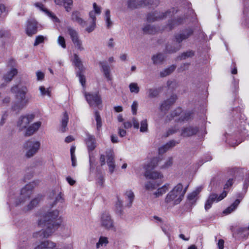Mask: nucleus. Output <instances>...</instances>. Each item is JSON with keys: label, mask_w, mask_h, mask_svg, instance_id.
<instances>
[{"label": "nucleus", "mask_w": 249, "mask_h": 249, "mask_svg": "<svg viewBox=\"0 0 249 249\" xmlns=\"http://www.w3.org/2000/svg\"><path fill=\"white\" fill-rule=\"evenodd\" d=\"M129 88L132 93H138L139 92V87L136 83H131L129 84Z\"/></svg>", "instance_id": "a18cd8bd"}, {"label": "nucleus", "mask_w": 249, "mask_h": 249, "mask_svg": "<svg viewBox=\"0 0 249 249\" xmlns=\"http://www.w3.org/2000/svg\"><path fill=\"white\" fill-rule=\"evenodd\" d=\"M85 96L87 101L91 107H97L102 103V100L98 92L85 93Z\"/></svg>", "instance_id": "9b49d317"}, {"label": "nucleus", "mask_w": 249, "mask_h": 249, "mask_svg": "<svg viewBox=\"0 0 249 249\" xmlns=\"http://www.w3.org/2000/svg\"><path fill=\"white\" fill-rule=\"evenodd\" d=\"M49 197L52 207L58 202L62 203L63 202L62 194L58 190H54L50 192Z\"/></svg>", "instance_id": "f8f14e48"}, {"label": "nucleus", "mask_w": 249, "mask_h": 249, "mask_svg": "<svg viewBox=\"0 0 249 249\" xmlns=\"http://www.w3.org/2000/svg\"><path fill=\"white\" fill-rule=\"evenodd\" d=\"M176 144V142L174 140L170 141L164 145L159 148V152L160 154H162L166 152L170 148L175 146Z\"/></svg>", "instance_id": "393cba45"}, {"label": "nucleus", "mask_w": 249, "mask_h": 249, "mask_svg": "<svg viewBox=\"0 0 249 249\" xmlns=\"http://www.w3.org/2000/svg\"><path fill=\"white\" fill-rule=\"evenodd\" d=\"M177 99V97L176 95H172L170 97L164 101L161 105L160 109L161 111H165L167 110L169 107L172 105Z\"/></svg>", "instance_id": "a211bd4d"}, {"label": "nucleus", "mask_w": 249, "mask_h": 249, "mask_svg": "<svg viewBox=\"0 0 249 249\" xmlns=\"http://www.w3.org/2000/svg\"><path fill=\"white\" fill-rule=\"evenodd\" d=\"M41 199V196H38L37 197H35L31 200L30 203L27 206V210L33 209L34 207L36 206Z\"/></svg>", "instance_id": "a19ab883"}, {"label": "nucleus", "mask_w": 249, "mask_h": 249, "mask_svg": "<svg viewBox=\"0 0 249 249\" xmlns=\"http://www.w3.org/2000/svg\"><path fill=\"white\" fill-rule=\"evenodd\" d=\"M82 71L78 72L77 73V75L79 77L80 82L81 83L82 85L83 86H84L85 84V82H86V79H85V76H84V75L82 74Z\"/></svg>", "instance_id": "6e6d98bb"}, {"label": "nucleus", "mask_w": 249, "mask_h": 249, "mask_svg": "<svg viewBox=\"0 0 249 249\" xmlns=\"http://www.w3.org/2000/svg\"><path fill=\"white\" fill-rule=\"evenodd\" d=\"M67 31L70 36L72 42H74V41L80 39L78 32L73 28L68 26L67 27Z\"/></svg>", "instance_id": "bb28decb"}, {"label": "nucleus", "mask_w": 249, "mask_h": 249, "mask_svg": "<svg viewBox=\"0 0 249 249\" xmlns=\"http://www.w3.org/2000/svg\"><path fill=\"white\" fill-rule=\"evenodd\" d=\"M96 27V22L94 21H91V24L86 28V30L88 33H91L92 32Z\"/></svg>", "instance_id": "13d9d810"}, {"label": "nucleus", "mask_w": 249, "mask_h": 249, "mask_svg": "<svg viewBox=\"0 0 249 249\" xmlns=\"http://www.w3.org/2000/svg\"><path fill=\"white\" fill-rule=\"evenodd\" d=\"M198 131V128L196 126H189L182 129L181 136L183 137H191L196 135Z\"/></svg>", "instance_id": "2eb2a0df"}, {"label": "nucleus", "mask_w": 249, "mask_h": 249, "mask_svg": "<svg viewBox=\"0 0 249 249\" xmlns=\"http://www.w3.org/2000/svg\"><path fill=\"white\" fill-rule=\"evenodd\" d=\"M74 46L79 51H82L84 50V48L82 45V41L80 39H77L74 42H72Z\"/></svg>", "instance_id": "09e8293b"}, {"label": "nucleus", "mask_w": 249, "mask_h": 249, "mask_svg": "<svg viewBox=\"0 0 249 249\" xmlns=\"http://www.w3.org/2000/svg\"><path fill=\"white\" fill-rule=\"evenodd\" d=\"M184 196L183 185L178 183L167 194L164 202L167 204L174 206L179 204Z\"/></svg>", "instance_id": "7ed1b4c3"}, {"label": "nucleus", "mask_w": 249, "mask_h": 249, "mask_svg": "<svg viewBox=\"0 0 249 249\" xmlns=\"http://www.w3.org/2000/svg\"><path fill=\"white\" fill-rule=\"evenodd\" d=\"M148 131V124L146 119L143 120L141 122L140 131L141 132H146Z\"/></svg>", "instance_id": "49530a36"}, {"label": "nucleus", "mask_w": 249, "mask_h": 249, "mask_svg": "<svg viewBox=\"0 0 249 249\" xmlns=\"http://www.w3.org/2000/svg\"><path fill=\"white\" fill-rule=\"evenodd\" d=\"M107 157V163H108L110 161V162H114V154L112 150H108L106 152Z\"/></svg>", "instance_id": "de8ad7c7"}, {"label": "nucleus", "mask_w": 249, "mask_h": 249, "mask_svg": "<svg viewBox=\"0 0 249 249\" xmlns=\"http://www.w3.org/2000/svg\"><path fill=\"white\" fill-rule=\"evenodd\" d=\"M232 184L233 180L232 179H229L224 185V191H226L227 192V190Z\"/></svg>", "instance_id": "bf43d9fd"}, {"label": "nucleus", "mask_w": 249, "mask_h": 249, "mask_svg": "<svg viewBox=\"0 0 249 249\" xmlns=\"http://www.w3.org/2000/svg\"><path fill=\"white\" fill-rule=\"evenodd\" d=\"M193 33L192 30L189 29L185 31L183 33L177 34L175 36L176 43L179 44L183 40L188 38Z\"/></svg>", "instance_id": "aec40b11"}, {"label": "nucleus", "mask_w": 249, "mask_h": 249, "mask_svg": "<svg viewBox=\"0 0 249 249\" xmlns=\"http://www.w3.org/2000/svg\"><path fill=\"white\" fill-rule=\"evenodd\" d=\"M40 147V142L39 141H29L26 142L24 145L26 157L28 158L33 157L37 152Z\"/></svg>", "instance_id": "0eeeda50"}, {"label": "nucleus", "mask_w": 249, "mask_h": 249, "mask_svg": "<svg viewBox=\"0 0 249 249\" xmlns=\"http://www.w3.org/2000/svg\"><path fill=\"white\" fill-rule=\"evenodd\" d=\"M159 4V0H128L127 2L128 7L131 9L138 8L147 5L157 6Z\"/></svg>", "instance_id": "6e6552de"}, {"label": "nucleus", "mask_w": 249, "mask_h": 249, "mask_svg": "<svg viewBox=\"0 0 249 249\" xmlns=\"http://www.w3.org/2000/svg\"><path fill=\"white\" fill-rule=\"evenodd\" d=\"M202 190V187L198 186L196 188L194 191L189 193L187 196L188 201L192 204H194L197 199L198 195L200 193Z\"/></svg>", "instance_id": "dca6fc26"}, {"label": "nucleus", "mask_w": 249, "mask_h": 249, "mask_svg": "<svg viewBox=\"0 0 249 249\" xmlns=\"http://www.w3.org/2000/svg\"><path fill=\"white\" fill-rule=\"evenodd\" d=\"M71 19L77 22L78 24L84 27L86 25V21L80 17V14L77 11H74L71 15Z\"/></svg>", "instance_id": "a878e982"}, {"label": "nucleus", "mask_w": 249, "mask_h": 249, "mask_svg": "<svg viewBox=\"0 0 249 249\" xmlns=\"http://www.w3.org/2000/svg\"><path fill=\"white\" fill-rule=\"evenodd\" d=\"M181 48V45L177 43H174L173 45H168L166 47V52L171 53L178 51Z\"/></svg>", "instance_id": "c756f323"}, {"label": "nucleus", "mask_w": 249, "mask_h": 249, "mask_svg": "<svg viewBox=\"0 0 249 249\" xmlns=\"http://www.w3.org/2000/svg\"><path fill=\"white\" fill-rule=\"evenodd\" d=\"M45 39H46V37L40 35L37 36L36 38L34 46H36L39 44L43 43Z\"/></svg>", "instance_id": "8fccbe9b"}, {"label": "nucleus", "mask_w": 249, "mask_h": 249, "mask_svg": "<svg viewBox=\"0 0 249 249\" xmlns=\"http://www.w3.org/2000/svg\"><path fill=\"white\" fill-rule=\"evenodd\" d=\"M93 7L94 10V13H96L97 14H100L101 13V8L97 6L96 3H94L93 4Z\"/></svg>", "instance_id": "0e129e2a"}, {"label": "nucleus", "mask_w": 249, "mask_h": 249, "mask_svg": "<svg viewBox=\"0 0 249 249\" xmlns=\"http://www.w3.org/2000/svg\"><path fill=\"white\" fill-rule=\"evenodd\" d=\"M87 138L85 139V142L89 151H93L96 146V139L94 136L89 133L86 134Z\"/></svg>", "instance_id": "f3484780"}, {"label": "nucleus", "mask_w": 249, "mask_h": 249, "mask_svg": "<svg viewBox=\"0 0 249 249\" xmlns=\"http://www.w3.org/2000/svg\"><path fill=\"white\" fill-rule=\"evenodd\" d=\"M100 223L102 227L107 230L116 231L114 220L108 212L101 213Z\"/></svg>", "instance_id": "423d86ee"}, {"label": "nucleus", "mask_w": 249, "mask_h": 249, "mask_svg": "<svg viewBox=\"0 0 249 249\" xmlns=\"http://www.w3.org/2000/svg\"><path fill=\"white\" fill-rule=\"evenodd\" d=\"M10 35V34L8 31L1 30L0 37H8Z\"/></svg>", "instance_id": "e2e57ef3"}, {"label": "nucleus", "mask_w": 249, "mask_h": 249, "mask_svg": "<svg viewBox=\"0 0 249 249\" xmlns=\"http://www.w3.org/2000/svg\"><path fill=\"white\" fill-rule=\"evenodd\" d=\"M95 120L96 121V128L97 130L99 131L101 128L102 123L101 116L98 111L95 112Z\"/></svg>", "instance_id": "37998d69"}, {"label": "nucleus", "mask_w": 249, "mask_h": 249, "mask_svg": "<svg viewBox=\"0 0 249 249\" xmlns=\"http://www.w3.org/2000/svg\"><path fill=\"white\" fill-rule=\"evenodd\" d=\"M37 80H42L44 77V74L41 71H37L36 73Z\"/></svg>", "instance_id": "774afa93"}, {"label": "nucleus", "mask_w": 249, "mask_h": 249, "mask_svg": "<svg viewBox=\"0 0 249 249\" xmlns=\"http://www.w3.org/2000/svg\"><path fill=\"white\" fill-rule=\"evenodd\" d=\"M18 71L16 69H12L4 76V79L6 82H10L13 77L17 74Z\"/></svg>", "instance_id": "4c0bfd02"}, {"label": "nucleus", "mask_w": 249, "mask_h": 249, "mask_svg": "<svg viewBox=\"0 0 249 249\" xmlns=\"http://www.w3.org/2000/svg\"><path fill=\"white\" fill-rule=\"evenodd\" d=\"M35 115L32 114L21 116L18 122V125L21 129L25 128L30 123L33 121Z\"/></svg>", "instance_id": "4468645a"}, {"label": "nucleus", "mask_w": 249, "mask_h": 249, "mask_svg": "<svg viewBox=\"0 0 249 249\" xmlns=\"http://www.w3.org/2000/svg\"><path fill=\"white\" fill-rule=\"evenodd\" d=\"M126 198L129 201V202L127 204L128 207H130L133 203L134 198V194L131 190H128L125 193Z\"/></svg>", "instance_id": "e433bc0d"}, {"label": "nucleus", "mask_w": 249, "mask_h": 249, "mask_svg": "<svg viewBox=\"0 0 249 249\" xmlns=\"http://www.w3.org/2000/svg\"><path fill=\"white\" fill-rule=\"evenodd\" d=\"M158 165V159H153L149 163L145 165L144 168L145 170L144 176L149 179H156L160 178L162 175L158 172L152 171Z\"/></svg>", "instance_id": "39448f33"}, {"label": "nucleus", "mask_w": 249, "mask_h": 249, "mask_svg": "<svg viewBox=\"0 0 249 249\" xmlns=\"http://www.w3.org/2000/svg\"><path fill=\"white\" fill-rule=\"evenodd\" d=\"M38 184V182L34 181L27 184L22 188L20 196L16 201V205L23 204L27 199H29L32 193L33 190Z\"/></svg>", "instance_id": "20e7f679"}, {"label": "nucleus", "mask_w": 249, "mask_h": 249, "mask_svg": "<svg viewBox=\"0 0 249 249\" xmlns=\"http://www.w3.org/2000/svg\"><path fill=\"white\" fill-rule=\"evenodd\" d=\"M123 206V202L120 200H118L116 204V211L119 214H122V208Z\"/></svg>", "instance_id": "864d4df0"}, {"label": "nucleus", "mask_w": 249, "mask_h": 249, "mask_svg": "<svg viewBox=\"0 0 249 249\" xmlns=\"http://www.w3.org/2000/svg\"><path fill=\"white\" fill-rule=\"evenodd\" d=\"M176 68V66L174 65L170 66L168 68H166L163 70L162 71H160V76L162 77H163L170 74L174 71Z\"/></svg>", "instance_id": "c9c22d12"}, {"label": "nucleus", "mask_w": 249, "mask_h": 249, "mask_svg": "<svg viewBox=\"0 0 249 249\" xmlns=\"http://www.w3.org/2000/svg\"><path fill=\"white\" fill-rule=\"evenodd\" d=\"M68 120V115L66 112H65L61 120V131L62 132H65L67 131Z\"/></svg>", "instance_id": "7c9ffc66"}, {"label": "nucleus", "mask_w": 249, "mask_h": 249, "mask_svg": "<svg viewBox=\"0 0 249 249\" xmlns=\"http://www.w3.org/2000/svg\"><path fill=\"white\" fill-rule=\"evenodd\" d=\"M169 187L170 184L166 183L162 187L158 188L157 190L153 193V195L155 197H159L164 194L169 190Z\"/></svg>", "instance_id": "b1692460"}, {"label": "nucleus", "mask_w": 249, "mask_h": 249, "mask_svg": "<svg viewBox=\"0 0 249 249\" xmlns=\"http://www.w3.org/2000/svg\"><path fill=\"white\" fill-rule=\"evenodd\" d=\"M107 165L108 166V169H109V173L110 174H112L113 172H114L115 168V165L114 164V162H110L109 161V163H107Z\"/></svg>", "instance_id": "680f3d73"}, {"label": "nucleus", "mask_w": 249, "mask_h": 249, "mask_svg": "<svg viewBox=\"0 0 249 249\" xmlns=\"http://www.w3.org/2000/svg\"><path fill=\"white\" fill-rule=\"evenodd\" d=\"M227 195V192L223 191L222 193L219 196L214 193L211 194L205 204V209L206 211H208L210 209L213 203L216 201L218 202L224 199Z\"/></svg>", "instance_id": "1a4fd4ad"}, {"label": "nucleus", "mask_w": 249, "mask_h": 249, "mask_svg": "<svg viewBox=\"0 0 249 249\" xmlns=\"http://www.w3.org/2000/svg\"><path fill=\"white\" fill-rule=\"evenodd\" d=\"M153 27L150 25H148L143 29V30L144 32H146L148 33L153 34L154 32L153 31Z\"/></svg>", "instance_id": "69168bd1"}, {"label": "nucleus", "mask_w": 249, "mask_h": 249, "mask_svg": "<svg viewBox=\"0 0 249 249\" xmlns=\"http://www.w3.org/2000/svg\"><path fill=\"white\" fill-rule=\"evenodd\" d=\"M174 13V10H170L165 12H154L148 15L147 20L150 22H153L159 19H163L168 16H172Z\"/></svg>", "instance_id": "9d476101"}, {"label": "nucleus", "mask_w": 249, "mask_h": 249, "mask_svg": "<svg viewBox=\"0 0 249 249\" xmlns=\"http://www.w3.org/2000/svg\"><path fill=\"white\" fill-rule=\"evenodd\" d=\"M100 66L102 67V71L103 72L104 76L107 80L110 81L112 80L110 75V67L107 63L104 62H100L99 63Z\"/></svg>", "instance_id": "4be33fe9"}, {"label": "nucleus", "mask_w": 249, "mask_h": 249, "mask_svg": "<svg viewBox=\"0 0 249 249\" xmlns=\"http://www.w3.org/2000/svg\"><path fill=\"white\" fill-rule=\"evenodd\" d=\"M182 20L183 18H179L177 19H174L169 21L168 25L165 27V29L169 31L172 30L175 26L181 23L182 22Z\"/></svg>", "instance_id": "c85d7f7f"}, {"label": "nucleus", "mask_w": 249, "mask_h": 249, "mask_svg": "<svg viewBox=\"0 0 249 249\" xmlns=\"http://www.w3.org/2000/svg\"><path fill=\"white\" fill-rule=\"evenodd\" d=\"M11 91L15 93V98L18 100L12 107L13 110L19 112L26 107L29 102L30 97L26 95L28 89L25 86L16 85L12 87Z\"/></svg>", "instance_id": "f03ea898"}, {"label": "nucleus", "mask_w": 249, "mask_h": 249, "mask_svg": "<svg viewBox=\"0 0 249 249\" xmlns=\"http://www.w3.org/2000/svg\"><path fill=\"white\" fill-rule=\"evenodd\" d=\"M39 89L41 93V95L45 96L47 95L50 96L51 91L49 90V89L48 88H45L44 86H40L39 88Z\"/></svg>", "instance_id": "3c124183"}, {"label": "nucleus", "mask_w": 249, "mask_h": 249, "mask_svg": "<svg viewBox=\"0 0 249 249\" xmlns=\"http://www.w3.org/2000/svg\"><path fill=\"white\" fill-rule=\"evenodd\" d=\"M62 5L65 7L66 11L70 12L72 8L71 6L73 5L72 0H61Z\"/></svg>", "instance_id": "ea45409f"}, {"label": "nucleus", "mask_w": 249, "mask_h": 249, "mask_svg": "<svg viewBox=\"0 0 249 249\" xmlns=\"http://www.w3.org/2000/svg\"><path fill=\"white\" fill-rule=\"evenodd\" d=\"M164 59L165 57L162 53H158L157 54L154 55L152 57L153 62L155 64H159L162 63L164 60Z\"/></svg>", "instance_id": "473e14b6"}, {"label": "nucleus", "mask_w": 249, "mask_h": 249, "mask_svg": "<svg viewBox=\"0 0 249 249\" xmlns=\"http://www.w3.org/2000/svg\"><path fill=\"white\" fill-rule=\"evenodd\" d=\"M36 7L40 10L44 11L54 22H59L58 18L52 12L48 11L44 7L43 5L40 2H37L35 4Z\"/></svg>", "instance_id": "6ab92c4d"}, {"label": "nucleus", "mask_w": 249, "mask_h": 249, "mask_svg": "<svg viewBox=\"0 0 249 249\" xmlns=\"http://www.w3.org/2000/svg\"><path fill=\"white\" fill-rule=\"evenodd\" d=\"M173 164V159L172 158H169L165 162L164 164L161 167L162 169L168 168Z\"/></svg>", "instance_id": "603ef678"}, {"label": "nucleus", "mask_w": 249, "mask_h": 249, "mask_svg": "<svg viewBox=\"0 0 249 249\" xmlns=\"http://www.w3.org/2000/svg\"><path fill=\"white\" fill-rule=\"evenodd\" d=\"M25 31L28 36H32L33 35L36 34L37 31V23L36 21L34 19L29 20L27 23Z\"/></svg>", "instance_id": "ddd939ff"}, {"label": "nucleus", "mask_w": 249, "mask_h": 249, "mask_svg": "<svg viewBox=\"0 0 249 249\" xmlns=\"http://www.w3.org/2000/svg\"><path fill=\"white\" fill-rule=\"evenodd\" d=\"M138 106V104L137 102L134 101L131 106L132 111L134 115H136L137 113Z\"/></svg>", "instance_id": "052dcab7"}, {"label": "nucleus", "mask_w": 249, "mask_h": 249, "mask_svg": "<svg viewBox=\"0 0 249 249\" xmlns=\"http://www.w3.org/2000/svg\"><path fill=\"white\" fill-rule=\"evenodd\" d=\"M59 211L54 210L47 213L38 221V225L46 229L34 233V237L36 238L43 239L48 238L54 232L60 223L58 219Z\"/></svg>", "instance_id": "f257e3e1"}, {"label": "nucleus", "mask_w": 249, "mask_h": 249, "mask_svg": "<svg viewBox=\"0 0 249 249\" xmlns=\"http://www.w3.org/2000/svg\"><path fill=\"white\" fill-rule=\"evenodd\" d=\"M194 55V52L193 51H188L182 53L178 57V59L180 60L185 59L189 57H192Z\"/></svg>", "instance_id": "79ce46f5"}, {"label": "nucleus", "mask_w": 249, "mask_h": 249, "mask_svg": "<svg viewBox=\"0 0 249 249\" xmlns=\"http://www.w3.org/2000/svg\"><path fill=\"white\" fill-rule=\"evenodd\" d=\"M193 117V113L190 111L182 113L181 116L179 117L178 119L179 122H183L185 121H188L191 119Z\"/></svg>", "instance_id": "58836bf2"}, {"label": "nucleus", "mask_w": 249, "mask_h": 249, "mask_svg": "<svg viewBox=\"0 0 249 249\" xmlns=\"http://www.w3.org/2000/svg\"><path fill=\"white\" fill-rule=\"evenodd\" d=\"M182 114V110L180 108H178L176 110H175L171 115L173 118H174L176 117L180 116Z\"/></svg>", "instance_id": "4d7b16f0"}, {"label": "nucleus", "mask_w": 249, "mask_h": 249, "mask_svg": "<svg viewBox=\"0 0 249 249\" xmlns=\"http://www.w3.org/2000/svg\"><path fill=\"white\" fill-rule=\"evenodd\" d=\"M105 20L107 28H109L112 26V23L110 19V10L108 9L106 11Z\"/></svg>", "instance_id": "c03bdc74"}, {"label": "nucleus", "mask_w": 249, "mask_h": 249, "mask_svg": "<svg viewBox=\"0 0 249 249\" xmlns=\"http://www.w3.org/2000/svg\"><path fill=\"white\" fill-rule=\"evenodd\" d=\"M160 92V90L159 88H150L147 90L148 97L151 98L157 97Z\"/></svg>", "instance_id": "72a5a7b5"}, {"label": "nucleus", "mask_w": 249, "mask_h": 249, "mask_svg": "<svg viewBox=\"0 0 249 249\" xmlns=\"http://www.w3.org/2000/svg\"><path fill=\"white\" fill-rule=\"evenodd\" d=\"M72 62L74 66L79 69V71H83L84 70V68L82 62L77 54H74Z\"/></svg>", "instance_id": "cd10ccee"}, {"label": "nucleus", "mask_w": 249, "mask_h": 249, "mask_svg": "<svg viewBox=\"0 0 249 249\" xmlns=\"http://www.w3.org/2000/svg\"><path fill=\"white\" fill-rule=\"evenodd\" d=\"M41 125V122H37L29 126L26 130L25 135L30 136L36 132Z\"/></svg>", "instance_id": "412c9836"}, {"label": "nucleus", "mask_w": 249, "mask_h": 249, "mask_svg": "<svg viewBox=\"0 0 249 249\" xmlns=\"http://www.w3.org/2000/svg\"><path fill=\"white\" fill-rule=\"evenodd\" d=\"M160 184L154 180L149 181L145 184V188L148 191H152L156 189Z\"/></svg>", "instance_id": "f704fd0d"}, {"label": "nucleus", "mask_w": 249, "mask_h": 249, "mask_svg": "<svg viewBox=\"0 0 249 249\" xmlns=\"http://www.w3.org/2000/svg\"><path fill=\"white\" fill-rule=\"evenodd\" d=\"M108 238L105 236H100L98 242L96 244V249H98L102 247H106L108 244Z\"/></svg>", "instance_id": "2f4dec72"}, {"label": "nucleus", "mask_w": 249, "mask_h": 249, "mask_svg": "<svg viewBox=\"0 0 249 249\" xmlns=\"http://www.w3.org/2000/svg\"><path fill=\"white\" fill-rule=\"evenodd\" d=\"M57 42L63 48L65 49L66 48L65 39L64 37L59 36L57 39Z\"/></svg>", "instance_id": "5fc2aeb1"}, {"label": "nucleus", "mask_w": 249, "mask_h": 249, "mask_svg": "<svg viewBox=\"0 0 249 249\" xmlns=\"http://www.w3.org/2000/svg\"><path fill=\"white\" fill-rule=\"evenodd\" d=\"M132 122L133 123V126L136 129H138L139 128V123L137 119L135 118H133L132 120Z\"/></svg>", "instance_id": "338daca9"}, {"label": "nucleus", "mask_w": 249, "mask_h": 249, "mask_svg": "<svg viewBox=\"0 0 249 249\" xmlns=\"http://www.w3.org/2000/svg\"><path fill=\"white\" fill-rule=\"evenodd\" d=\"M244 196L241 195H239L238 197L239 198H238L235 200V201L228 208H227L224 212L223 213L225 214H229L231 213L232 212L234 211L239 203H240L241 200H242Z\"/></svg>", "instance_id": "5701e85b"}]
</instances>
